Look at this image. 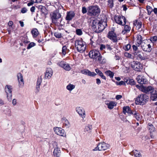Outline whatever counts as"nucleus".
<instances>
[{
  "mask_svg": "<svg viewBox=\"0 0 157 157\" xmlns=\"http://www.w3.org/2000/svg\"><path fill=\"white\" fill-rule=\"evenodd\" d=\"M75 47L78 52L82 53L86 49V43L82 38L76 39L75 41Z\"/></svg>",
  "mask_w": 157,
  "mask_h": 157,
  "instance_id": "1",
  "label": "nucleus"
},
{
  "mask_svg": "<svg viewBox=\"0 0 157 157\" xmlns=\"http://www.w3.org/2000/svg\"><path fill=\"white\" fill-rule=\"evenodd\" d=\"M87 14L90 16H98L100 13V9L97 6H91L87 8Z\"/></svg>",
  "mask_w": 157,
  "mask_h": 157,
  "instance_id": "2",
  "label": "nucleus"
},
{
  "mask_svg": "<svg viewBox=\"0 0 157 157\" xmlns=\"http://www.w3.org/2000/svg\"><path fill=\"white\" fill-rule=\"evenodd\" d=\"M149 97L144 94L139 95L135 100V102L137 105H144L147 101Z\"/></svg>",
  "mask_w": 157,
  "mask_h": 157,
  "instance_id": "3",
  "label": "nucleus"
},
{
  "mask_svg": "<svg viewBox=\"0 0 157 157\" xmlns=\"http://www.w3.org/2000/svg\"><path fill=\"white\" fill-rule=\"evenodd\" d=\"M133 54L138 60H144L148 59L147 54L144 53L140 50H139V52H133Z\"/></svg>",
  "mask_w": 157,
  "mask_h": 157,
  "instance_id": "4",
  "label": "nucleus"
},
{
  "mask_svg": "<svg viewBox=\"0 0 157 157\" xmlns=\"http://www.w3.org/2000/svg\"><path fill=\"white\" fill-rule=\"evenodd\" d=\"M114 20L115 22L118 24L124 25L126 24V18L122 16L116 15L114 16Z\"/></svg>",
  "mask_w": 157,
  "mask_h": 157,
  "instance_id": "5",
  "label": "nucleus"
},
{
  "mask_svg": "<svg viewBox=\"0 0 157 157\" xmlns=\"http://www.w3.org/2000/svg\"><path fill=\"white\" fill-rule=\"evenodd\" d=\"M106 26V24L105 22L100 21H98V24L96 28H95L94 32L96 33H99L105 29Z\"/></svg>",
  "mask_w": 157,
  "mask_h": 157,
  "instance_id": "6",
  "label": "nucleus"
},
{
  "mask_svg": "<svg viewBox=\"0 0 157 157\" xmlns=\"http://www.w3.org/2000/svg\"><path fill=\"white\" fill-rule=\"evenodd\" d=\"M109 147V144H107L104 142L98 144L97 147L94 149L93 151H104L107 150Z\"/></svg>",
  "mask_w": 157,
  "mask_h": 157,
  "instance_id": "7",
  "label": "nucleus"
},
{
  "mask_svg": "<svg viewBox=\"0 0 157 157\" xmlns=\"http://www.w3.org/2000/svg\"><path fill=\"white\" fill-rule=\"evenodd\" d=\"M61 16L60 14L59 13H52L51 16L52 22L56 25L59 24L60 21H59L58 19L61 17Z\"/></svg>",
  "mask_w": 157,
  "mask_h": 157,
  "instance_id": "8",
  "label": "nucleus"
},
{
  "mask_svg": "<svg viewBox=\"0 0 157 157\" xmlns=\"http://www.w3.org/2000/svg\"><path fill=\"white\" fill-rule=\"evenodd\" d=\"M12 87L10 85H7L5 87V92L7 94V98L9 101H10L12 97Z\"/></svg>",
  "mask_w": 157,
  "mask_h": 157,
  "instance_id": "9",
  "label": "nucleus"
},
{
  "mask_svg": "<svg viewBox=\"0 0 157 157\" xmlns=\"http://www.w3.org/2000/svg\"><path fill=\"white\" fill-rule=\"evenodd\" d=\"M148 128L150 133V135L151 138L154 139L157 135V132L155 131V128L151 124H149Z\"/></svg>",
  "mask_w": 157,
  "mask_h": 157,
  "instance_id": "10",
  "label": "nucleus"
},
{
  "mask_svg": "<svg viewBox=\"0 0 157 157\" xmlns=\"http://www.w3.org/2000/svg\"><path fill=\"white\" fill-rule=\"evenodd\" d=\"M53 147L55 148L53 151V155L54 157H60L61 155V151L58 147L57 143L54 142Z\"/></svg>",
  "mask_w": 157,
  "mask_h": 157,
  "instance_id": "11",
  "label": "nucleus"
},
{
  "mask_svg": "<svg viewBox=\"0 0 157 157\" xmlns=\"http://www.w3.org/2000/svg\"><path fill=\"white\" fill-rule=\"evenodd\" d=\"M57 64L66 71H69L71 69V67L69 64L64 61H61L58 62Z\"/></svg>",
  "mask_w": 157,
  "mask_h": 157,
  "instance_id": "12",
  "label": "nucleus"
},
{
  "mask_svg": "<svg viewBox=\"0 0 157 157\" xmlns=\"http://www.w3.org/2000/svg\"><path fill=\"white\" fill-rule=\"evenodd\" d=\"M54 130L56 134L60 136L65 137L66 133L64 129L61 128L56 127L54 128Z\"/></svg>",
  "mask_w": 157,
  "mask_h": 157,
  "instance_id": "13",
  "label": "nucleus"
},
{
  "mask_svg": "<svg viewBox=\"0 0 157 157\" xmlns=\"http://www.w3.org/2000/svg\"><path fill=\"white\" fill-rule=\"evenodd\" d=\"M131 67L135 70L140 71L142 68V65L139 62L133 61V64H131Z\"/></svg>",
  "mask_w": 157,
  "mask_h": 157,
  "instance_id": "14",
  "label": "nucleus"
},
{
  "mask_svg": "<svg viewBox=\"0 0 157 157\" xmlns=\"http://www.w3.org/2000/svg\"><path fill=\"white\" fill-rule=\"evenodd\" d=\"M140 90L146 94L152 93L154 90V88L151 86L140 87Z\"/></svg>",
  "mask_w": 157,
  "mask_h": 157,
  "instance_id": "15",
  "label": "nucleus"
},
{
  "mask_svg": "<svg viewBox=\"0 0 157 157\" xmlns=\"http://www.w3.org/2000/svg\"><path fill=\"white\" fill-rule=\"evenodd\" d=\"M140 45L141 48L144 51L148 52L151 51V46L148 43L142 42Z\"/></svg>",
  "mask_w": 157,
  "mask_h": 157,
  "instance_id": "16",
  "label": "nucleus"
},
{
  "mask_svg": "<svg viewBox=\"0 0 157 157\" xmlns=\"http://www.w3.org/2000/svg\"><path fill=\"white\" fill-rule=\"evenodd\" d=\"M107 37L113 42H116L117 41V35L113 31L109 32L108 34Z\"/></svg>",
  "mask_w": 157,
  "mask_h": 157,
  "instance_id": "17",
  "label": "nucleus"
},
{
  "mask_svg": "<svg viewBox=\"0 0 157 157\" xmlns=\"http://www.w3.org/2000/svg\"><path fill=\"white\" fill-rule=\"evenodd\" d=\"M100 54L98 51L95 50L91 51L89 53V57L93 59H96Z\"/></svg>",
  "mask_w": 157,
  "mask_h": 157,
  "instance_id": "18",
  "label": "nucleus"
},
{
  "mask_svg": "<svg viewBox=\"0 0 157 157\" xmlns=\"http://www.w3.org/2000/svg\"><path fill=\"white\" fill-rule=\"evenodd\" d=\"M137 82L141 84H146L147 83V81L146 78L142 75H139L136 78Z\"/></svg>",
  "mask_w": 157,
  "mask_h": 157,
  "instance_id": "19",
  "label": "nucleus"
},
{
  "mask_svg": "<svg viewBox=\"0 0 157 157\" xmlns=\"http://www.w3.org/2000/svg\"><path fill=\"white\" fill-rule=\"evenodd\" d=\"M17 79L19 83V86L22 87L23 86L24 84V80L22 75L19 73L17 75Z\"/></svg>",
  "mask_w": 157,
  "mask_h": 157,
  "instance_id": "20",
  "label": "nucleus"
},
{
  "mask_svg": "<svg viewBox=\"0 0 157 157\" xmlns=\"http://www.w3.org/2000/svg\"><path fill=\"white\" fill-rule=\"evenodd\" d=\"M53 74V71L50 68H48L46 71L45 74V78L46 79H50L52 77Z\"/></svg>",
  "mask_w": 157,
  "mask_h": 157,
  "instance_id": "21",
  "label": "nucleus"
},
{
  "mask_svg": "<svg viewBox=\"0 0 157 157\" xmlns=\"http://www.w3.org/2000/svg\"><path fill=\"white\" fill-rule=\"evenodd\" d=\"M81 72L83 74L90 76L94 77L97 75V74L94 72H91L87 69L81 70Z\"/></svg>",
  "mask_w": 157,
  "mask_h": 157,
  "instance_id": "22",
  "label": "nucleus"
},
{
  "mask_svg": "<svg viewBox=\"0 0 157 157\" xmlns=\"http://www.w3.org/2000/svg\"><path fill=\"white\" fill-rule=\"evenodd\" d=\"M76 110L78 113L82 117V118L85 117V113L84 110L82 108L79 107L76 108Z\"/></svg>",
  "mask_w": 157,
  "mask_h": 157,
  "instance_id": "23",
  "label": "nucleus"
},
{
  "mask_svg": "<svg viewBox=\"0 0 157 157\" xmlns=\"http://www.w3.org/2000/svg\"><path fill=\"white\" fill-rule=\"evenodd\" d=\"M123 112L124 114L127 113L128 115L130 116L133 113V111H132L128 106L124 107L123 108Z\"/></svg>",
  "mask_w": 157,
  "mask_h": 157,
  "instance_id": "24",
  "label": "nucleus"
},
{
  "mask_svg": "<svg viewBox=\"0 0 157 157\" xmlns=\"http://www.w3.org/2000/svg\"><path fill=\"white\" fill-rule=\"evenodd\" d=\"M75 16V13L73 11L68 12L66 17V19L68 21L71 20Z\"/></svg>",
  "mask_w": 157,
  "mask_h": 157,
  "instance_id": "25",
  "label": "nucleus"
},
{
  "mask_svg": "<svg viewBox=\"0 0 157 157\" xmlns=\"http://www.w3.org/2000/svg\"><path fill=\"white\" fill-rule=\"evenodd\" d=\"M133 25L134 26H136L137 29L140 31H141L142 30L141 28L142 24V23L140 21L136 20L134 22Z\"/></svg>",
  "mask_w": 157,
  "mask_h": 157,
  "instance_id": "26",
  "label": "nucleus"
},
{
  "mask_svg": "<svg viewBox=\"0 0 157 157\" xmlns=\"http://www.w3.org/2000/svg\"><path fill=\"white\" fill-rule=\"evenodd\" d=\"M105 104L107 105L108 108L111 109L114 106H116L117 103L114 101H107L106 102Z\"/></svg>",
  "mask_w": 157,
  "mask_h": 157,
  "instance_id": "27",
  "label": "nucleus"
},
{
  "mask_svg": "<svg viewBox=\"0 0 157 157\" xmlns=\"http://www.w3.org/2000/svg\"><path fill=\"white\" fill-rule=\"evenodd\" d=\"M42 81V79L41 77L38 78L37 79L36 82V93H38L40 91V85Z\"/></svg>",
  "mask_w": 157,
  "mask_h": 157,
  "instance_id": "28",
  "label": "nucleus"
},
{
  "mask_svg": "<svg viewBox=\"0 0 157 157\" xmlns=\"http://www.w3.org/2000/svg\"><path fill=\"white\" fill-rule=\"evenodd\" d=\"M62 122L63 123V126L66 128H68L70 126V124L68 121L65 118H63L62 119Z\"/></svg>",
  "mask_w": 157,
  "mask_h": 157,
  "instance_id": "29",
  "label": "nucleus"
},
{
  "mask_svg": "<svg viewBox=\"0 0 157 157\" xmlns=\"http://www.w3.org/2000/svg\"><path fill=\"white\" fill-rule=\"evenodd\" d=\"M137 40L136 43V45L139 46L142 43V38L140 34H138L136 37Z\"/></svg>",
  "mask_w": 157,
  "mask_h": 157,
  "instance_id": "30",
  "label": "nucleus"
},
{
  "mask_svg": "<svg viewBox=\"0 0 157 157\" xmlns=\"http://www.w3.org/2000/svg\"><path fill=\"white\" fill-rule=\"evenodd\" d=\"M124 29L122 32V33L124 35L126 33H129L131 30V27L127 25H124Z\"/></svg>",
  "mask_w": 157,
  "mask_h": 157,
  "instance_id": "31",
  "label": "nucleus"
},
{
  "mask_svg": "<svg viewBox=\"0 0 157 157\" xmlns=\"http://www.w3.org/2000/svg\"><path fill=\"white\" fill-rule=\"evenodd\" d=\"M151 93L150 97L151 99L153 101L157 100V91L154 90Z\"/></svg>",
  "mask_w": 157,
  "mask_h": 157,
  "instance_id": "32",
  "label": "nucleus"
},
{
  "mask_svg": "<svg viewBox=\"0 0 157 157\" xmlns=\"http://www.w3.org/2000/svg\"><path fill=\"white\" fill-rule=\"evenodd\" d=\"M132 115H134V117H135L136 119L138 121H140L142 119V116H140L139 113H137L136 111H133V113Z\"/></svg>",
  "mask_w": 157,
  "mask_h": 157,
  "instance_id": "33",
  "label": "nucleus"
},
{
  "mask_svg": "<svg viewBox=\"0 0 157 157\" xmlns=\"http://www.w3.org/2000/svg\"><path fill=\"white\" fill-rule=\"evenodd\" d=\"M95 71L104 80L106 79V77L103 75V73L101 71L99 70L98 69L96 68L95 69Z\"/></svg>",
  "mask_w": 157,
  "mask_h": 157,
  "instance_id": "34",
  "label": "nucleus"
},
{
  "mask_svg": "<svg viewBox=\"0 0 157 157\" xmlns=\"http://www.w3.org/2000/svg\"><path fill=\"white\" fill-rule=\"evenodd\" d=\"M105 74L109 76L110 78H113L114 75V73L110 70H107L105 71Z\"/></svg>",
  "mask_w": 157,
  "mask_h": 157,
  "instance_id": "35",
  "label": "nucleus"
},
{
  "mask_svg": "<svg viewBox=\"0 0 157 157\" xmlns=\"http://www.w3.org/2000/svg\"><path fill=\"white\" fill-rule=\"evenodd\" d=\"M31 33L32 34L33 37H36L38 35L39 32L36 29H33L31 31Z\"/></svg>",
  "mask_w": 157,
  "mask_h": 157,
  "instance_id": "36",
  "label": "nucleus"
},
{
  "mask_svg": "<svg viewBox=\"0 0 157 157\" xmlns=\"http://www.w3.org/2000/svg\"><path fill=\"white\" fill-rule=\"evenodd\" d=\"M92 21V27L94 31V29H95V28H96L99 21L97 20H93Z\"/></svg>",
  "mask_w": 157,
  "mask_h": 157,
  "instance_id": "37",
  "label": "nucleus"
},
{
  "mask_svg": "<svg viewBox=\"0 0 157 157\" xmlns=\"http://www.w3.org/2000/svg\"><path fill=\"white\" fill-rule=\"evenodd\" d=\"M98 61L101 63H104L106 62V60L101 55L98 57Z\"/></svg>",
  "mask_w": 157,
  "mask_h": 157,
  "instance_id": "38",
  "label": "nucleus"
},
{
  "mask_svg": "<svg viewBox=\"0 0 157 157\" xmlns=\"http://www.w3.org/2000/svg\"><path fill=\"white\" fill-rule=\"evenodd\" d=\"M75 85L71 84V83L69 84L66 86L67 89L70 91L72 90L73 89H75Z\"/></svg>",
  "mask_w": 157,
  "mask_h": 157,
  "instance_id": "39",
  "label": "nucleus"
},
{
  "mask_svg": "<svg viewBox=\"0 0 157 157\" xmlns=\"http://www.w3.org/2000/svg\"><path fill=\"white\" fill-rule=\"evenodd\" d=\"M134 154L135 157H142L141 154L137 150H133L132 153Z\"/></svg>",
  "mask_w": 157,
  "mask_h": 157,
  "instance_id": "40",
  "label": "nucleus"
},
{
  "mask_svg": "<svg viewBox=\"0 0 157 157\" xmlns=\"http://www.w3.org/2000/svg\"><path fill=\"white\" fill-rule=\"evenodd\" d=\"M114 4L113 0H108V6L111 8H113V6Z\"/></svg>",
  "mask_w": 157,
  "mask_h": 157,
  "instance_id": "41",
  "label": "nucleus"
},
{
  "mask_svg": "<svg viewBox=\"0 0 157 157\" xmlns=\"http://www.w3.org/2000/svg\"><path fill=\"white\" fill-rule=\"evenodd\" d=\"M147 10V11L148 14L150 15L152 12L153 9L150 6H147L146 7Z\"/></svg>",
  "mask_w": 157,
  "mask_h": 157,
  "instance_id": "42",
  "label": "nucleus"
},
{
  "mask_svg": "<svg viewBox=\"0 0 157 157\" xmlns=\"http://www.w3.org/2000/svg\"><path fill=\"white\" fill-rule=\"evenodd\" d=\"M92 128V125H88L85 127V130L89 132H90Z\"/></svg>",
  "mask_w": 157,
  "mask_h": 157,
  "instance_id": "43",
  "label": "nucleus"
},
{
  "mask_svg": "<svg viewBox=\"0 0 157 157\" xmlns=\"http://www.w3.org/2000/svg\"><path fill=\"white\" fill-rule=\"evenodd\" d=\"M67 50V48L66 46H64L62 48V53L64 55H65L66 54Z\"/></svg>",
  "mask_w": 157,
  "mask_h": 157,
  "instance_id": "44",
  "label": "nucleus"
},
{
  "mask_svg": "<svg viewBox=\"0 0 157 157\" xmlns=\"http://www.w3.org/2000/svg\"><path fill=\"white\" fill-rule=\"evenodd\" d=\"M131 48V45L130 44H128L125 45L124 47V49L126 51H128Z\"/></svg>",
  "mask_w": 157,
  "mask_h": 157,
  "instance_id": "45",
  "label": "nucleus"
},
{
  "mask_svg": "<svg viewBox=\"0 0 157 157\" xmlns=\"http://www.w3.org/2000/svg\"><path fill=\"white\" fill-rule=\"evenodd\" d=\"M126 82L127 84H129L131 85H134L135 83V82L132 79H129V80H128L126 81Z\"/></svg>",
  "mask_w": 157,
  "mask_h": 157,
  "instance_id": "46",
  "label": "nucleus"
},
{
  "mask_svg": "<svg viewBox=\"0 0 157 157\" xmlns=\"http://www.w3.org/2000/svg\"><path fill=\"white\" fill-rule=\"evenodd\" d=\"M125 57L128 58L130 59H132L133 58V57L131 54L125 52L124 54Z\"/></svg>",
  "mask_w": 157,
  "mask_h": 157,
  "instance_id": "47",
  "label": "nucleus"
},
{
  "mask_svg": "<svg viewBox=\"0 0 157 157\" xmlns=\"http://www.w3.org/2000/svg\"><path fill=\"white\" fill-rule=\"evenodd\" d=\"M54 35L57 38H60L62 37L61 34L58 32L55 33Z\"/></svg>",
  "mask_w": 157,
  "mask_h": 157,
  "instance_id": "48",
  "label": "nucleus"
},
{
  "mask_svg": "<svg viewBox=\"0 0 157 157\" xmlns=\"http://www.w3.org/2000/svg\"><path fill=\"white\" fill-rule=\"evenodd\" d=\"M35 44L34 42H31L30 43L28 46L27 47V49H29L31 48L32 47L35 46Z\"/></svg>",
  "mask_w": 157,
  "mask_h": 157,
  "instance_id": "49",
  "label": "nucleus"
},
{
  "mask_svg": "<svg viewBox=\"0 0 157 157\" xmlns=\"http://www.w3.org/2000/svg\"><path fill=\"white\" fill-rule=\"evenodd\" d=\"M28 10L26 7H23L21 9V12L22 13H25L27 12Z\"/></svg>",
  "mask_w": 157,
  "mask_h": 157,
  "instance_id": "50",
  "label": "nucleus"
},
{
  "mask_svg": "<svg viewBox=\"0 0 157 157\" xmlns=\"http://www.w3.org/2000/svg\"><path fill=\"white\" fill-rule=\"evenodd\" d=\"M116 83L117 85H125V83L124 81H121L119 82H116Z\"/></svg>",
  "mask_w": 157,
  "mask_h": 157,
  "instance_id": "51",
  "label": "nucleus"
},
{
  "mask_svg": "<svg viewBox=\"0 0 157 157\" xmlns=\"http://www.w3.org/2000/svg\"><path fill=\"white\" fill-rule=\"evenodd\" d=\"M76 34L78 35H81L82 34V32L81 29H78L76 30Z\"/></svg>",
  "mask_w": 157,
  "mask_h": 157,
  "instance_id": "52",
  "label": "nucleus"
},
{
  "mask_svg": "<svg viewBox=\"0 0 157 157\" xmlns=\"http://www.w3.org/2000/svg\"><path fill=\"white\" fill-rule=\"evenodd\" d=\"M137 45H133L132 46V48L133 49V50L134 51V52H139V50H138V48H137Z\"/></svg>",
  "mask_w": 157,
  "mask_h": 157,
  "instance_id": "53",
  "label": "nucleus"
},
{
  "mask_svg": "<svg viewBox=\"0 0 157 157\" xmlns=\"http://www.w3.org/2000/svg\"><path fill=\"white\" fill-rule=\"evenodd\" d=\"M87 12V10L85 7H83L82 8V12L83 14H85Z\"/></svg>",
  "mask_w": 157,
  "mask_h": 157,
  "instance_id": "54",
  "label": "nucleus"
},
{
  "mask_svg": "<svg viewBox=\"0 0 157 157\" xmlns=\"http://www.w3.org/2000/svg\"><path fill=\"white\" fill-rule=\"evenodd\" d=\"M100 49L102 50L106 48V46L104 44H101L99 45Z\"/></svg>",
  "mask_w": 157,
  "mask_h": 157,
  "instance_id": "55",
  "label": "nucleus"
},
{
  "mask_svg": "<svg viewBox=\"0 0 157 157\" xmlns=\"http://www.w3.org/2000/svg\"><path fill=\"white\" fill-rule=\"evenodd\" d=\"M151 39L152 41L157 43V36H153Z\"/></svg>",
  "mask_w": 157,
  "mask_h": 157,
  "instance_id": "56",
  "label": "nucleus"
},
{
  "mask_svg": "<svg viewBox=\"0 0 157 157\" xmlns=\"http://www.w3.org/2000/svg\"><path fill=\"white\" fill-rule=\"evenodd\" d=\"M31 0L32 1V2L28 3L27 4V5L29 6H32L33 5L34 2L32 0Z\"/></svg>",
  "mask_w": 157,
  "mask_h": 157,
  "instance_id": "57",
  "label": "nucleus"
},
{
  "mask_svg": "<svg viewBox=\"0 0 157 157\" xmlns=\"http://www.w3.org/2000/svg\"><path fill=\"white\" fill-rule=\"evenodd\" d=\"M13 24V21H10L8 23V25L11 28H12V25Z\"/></svg>",
  "mask_w": 157,
  "mask_h": 157,
  "instance_id": "58",
  "label": "nucleus"
},
{
  "mask_svg": "<svg viewBox=\"0 0 157 157\" xmlns=\"http://www.w3.org/2000/svg\"><path fill=\"white\" fill-rule=\"evenodd\" d=\"M122 97V96L120 95H117L116 97V98L117 100H119L121 99Z\"/></svg>",
  "mask_w": 157,
  "mask_h": 157,
  "instance_id": "59",
  "label": "nucleus"
},
{
  "mask_svg": "<svg viewBox=\"0 0 157 157\" xmlns=\"http://www.w3.org/2000/svg\"><path fill=\"white\" fill-rule=\"evenodd\" d=\"M17 100L15 99H14L12 101V104L13 105H15L17 104Z\"/></svg>",
  "mask_w": 157,
  "mask_h": 157,
  "instance_id": "60",
  "label": "nucleus"
},
{
  "mask_svg": "<svg viewBox=\"0 0 157 157\" xmlns=\"http://www.w3.org/2000/svg\"><path fill=\"white\" fill-rule=\"evenodd\" d=\"M35 8L34 6H32L30 9V11L32 12H35Z\"/></svg>",
  "mask_w": 157,
  "mask_h": 157,
  "instance_id": "61",
  "label": "nucleus"
},
{
  "mask_svg": "<svg viewBox=\"0 0 157 157\" xmlns=\"http://www.w3.org/2000/svg\"><path fill=\"white\" fill-rule=\"evenodd\" d=\"M106 48L109 50H111L112 48H111L110 45H107L106 46Z\"/></svg>",
  "mask_w": 157,
  "mask_h": 157,
  "instance_id": "62",
  "label": "nucleus"
},
{
  "mask_svg": "<svg viewBox=\"0 0 157 157\" xmlns=\"http://www.w3.org/2000/svg\"><path fill=\"white\" fill-rule=\"evenodd\" d=\"M96 83L98 85L100 84L101 83V81L100 80L99 78H97L96 79Z\"/></svg>",
  "mask_w": 157,
  "mask_h": 157,
  "instance_id": "63",
  "label": "nucleus"
},
{
  "mask_svg": "<svg viewBox=\"0 0 157 157\" xmlns=\"http://www.w3.org/2000/svg\"><path fill=\"white\" fill-rule=\"evenodd\" d=\"M153 11L154 12L155 14H157V8H154L153 10Z\"/></svg>",
  "mask_w": 157,
  "mask_h": 157,
  "instance_id": "64",
  "label": "nucleus"
}]
</instances>
